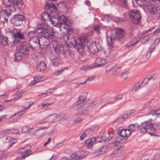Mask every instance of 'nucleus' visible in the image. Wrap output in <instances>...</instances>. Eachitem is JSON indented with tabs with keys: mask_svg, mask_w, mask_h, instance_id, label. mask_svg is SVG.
<instances>
[{
	"mask_svg": "<svg viewBox=\"0 0 160 160\" xmlns=\"http://www.w3.org/2000/svg\"><path fill=\"white\" fill-rule=\"evenodd\" d=\"M33 104H34L33 102H32L31 104H29L28 102H26L23 105V108L25 109H28Z\"/></svg>",
	"mask_w": 160,
	"mask_h": 160,
	"instance_id": "nucleus-59",
	"label": "nucleus"
},
{
	"mask_svg": "<svg viewBox=\"0 0 160 160\" xmlns=\"http://www.w3.org/2000/svg\"><path fill=\"white\" fill-rule=\"evenodd\" d=\"M150 125H151L150 121H145L141 123L140 125H139L140 132L141 133H144L148 131L149 129V128H150Z\"/></svg>",
	"mask_w": 160,
	"mask_h": 160,
	"instance_id": "nucleus-14",
	"label": "nucleus"
},
{
	"mask_svg": "<svg viewBox=\"0 0 160 160\" xmlns=\"http://www.w3.org/2000/svg\"><path fill=\"white\" fill-rule=\"evenodd\" d=\"M63 39L68 44L69 47H76L78 50L80 49L84 48L88 41L85 36L81 37L77 39L72 35H65L63 38Z\"/></svg>",
	"mask_w": 160,
	"mask_h": 160,
	"instance_id": "nucleus-2",
	"label": "nucleus"
},
{
	"mask_svg": "<svg viewBox=\"0 0 160 160\" xmlns=\"http://www.w3.org/2000/svg\"><path fill=\"white\" fill-rule=\"evenodd\" d=\"M129 16L132 22L135 24H138L141 18L140 12L137 9L131 11L129 13Z\"/></svg>",
	"mask_w": 160,
	"mask_h": 160,
	"instance_id": "nucleus-6",
	"label": "nucleus"
},
{
	"mask_svg": "<svg viewBox=\"0 0 160 160\" xmlns=\"http://www.w3.org/2000/svg\"><path fill=\"white\" fill-rule=\"evenodd\" d=\"M42 21L44 23L46 21L49 23V19H50L52 16L49 14V11L44 12L41 15Z\"/></svg>",
	"mask_w": 160,
	"mask_h": 160,
	"instance_id": "nucleus-22",
	"label": "nucleus"
},
{
	"mask_svg": "<svg viewBox=\"0 0 160 160\" xmlns=\"http://www.w3.org/2000/svg\"><path fill=\"white\" fill-rule=\"evenodd\" d=\"M51 116H52V118L53 119V122H55L57 119L60 118V115L56 113H53L52 114H49L47 116V117L48 118Z\"/></svg>",
	"mask_w": 160,
	"mask_h": 160,
	"instance_id": "nucleus-38",
	"label": "nucleus"
},
{
	"mask_svg": "<svg viewBox=\"0 0 160 160\" xmlns=\"http://www.w3.org/2000/svg\"><path fill=\"white\" fill-rule=\"evenodd\" d=\"M7 154L3 151H0V159H2L7 156Z\"/></svg>",
	"mask_w": 160,
	"mask_h": 160,
	"instance_id": "nucleus-57",
	"label": "nucleus"
},
{
	"mask_svg": "<svg viewBox=\"0 0 160 160\" xmlns=\"http://www.w3.org/2000/svg\"><path fill=\"white\" fill-rule=\"evenodd\" d=\"M106 63V61L103 58H97L95 61V64L92 67L88 66V68H91L95 67L102 66Z\"/></svg>",
	"mask_w": 160,
	"mask_h": 160,
	"instance_id": "nucleus-16",
	"label": "nucleus"
},
{
	"mask_svg": "<svg viewBox=\"0 0 160 160\" xmlns=\"http://www.w3.org/2000/svg\"><path fill=\"white\" fill-rule=\"evenodd\" d=\"M29 126H23L22 128V132L25 133L28 131L29 130Z\"/></svg>",
	"mask_w": 160,
	"mask_h": 160,
	"instance_id": "nucleus-52",
	"label": "nucleus"
},
{
	"mask_svg": "<svg viewBox=\"0 0 160 160\" xmlns=\"http://www.w3.org/2000/svg\"><path fill=\"white\" fill-rule=\"evenodd\" d=\"M45 8L46 9L48 10L49 12H50L51 14L53 12H56L57 10L56 5L53 3L50 4L47 3L45 5Z\"/></svg>",
	"mask_w": 160,
	"mask_h": 160,
	"instance_id": "nucleus-19",
	"label": "nucleus"
},
{
	"mask_svg": "<svg viewBox=\"0 0 160 160\" xmlns=\"http://www.w3.org/2000/svg\"><path fill=\"white\" fill-rule=\"evenodd\" d=\"M136 2L139 6H145L147 2V0H136Z\"/></svg>",
	"mask_w": 160,
	"mask_h": 160,
	"instance_id": "nucleus-42",
	"label": "nucleus"
},
{
	"mask_svg": "<svg viewBox=\"0 0 160 160\" xmlns=\"http://www.w3.org/2000/svg\"><path fill=\"white\" fill-rule=\"evenodd\" d=\"M7 38L0 32V43L3 46H6L7 44Z\"/></svg>",
	"mask_w": 160,
	"mask_h": 160,
	"instance_id": "nucleus-29",
	"label": "nucleus"
},
{
	"mask_svg": "<svg viewBox=\"0 0 160 160\" xmlns=\"http://www.w3.org/2000/svg\"><path fill=\"white\" fill-rule=\"evenodd\" d=\"M152 126H153L152 125V123L151 122V125H150V128H149V129L150 130L151 132H150L149 133L152 136L154 135L156 136V135L155 134H153L152 133V132H154L155 131V128H153Z\"/></svg>",
	"mask_w": 160,
	"mask_h": 160,
	"instance_id": "nucleus-55",
	"label": "nucleus"
},
{
	"mask_svg": "<svg viewBox=\"0 0 160 160\" xmlns=\"http://www.w3.org/2000/svg\"><path fill=\"white\" fill-rule=\"evenodd\" d=\"M156 48V46L153 44H152L149 48L148 51L145 55V58L147 59H148L150 57L151 53L154 51Z\"/></svg>",
	"mask_w": 160,
	"mask_h": 160,
	"instance_id": "nucleus-30",
	"label": "nucleus"
},
{
	"mask_svg": "<svg viewBox=\"0 0 160 160\" xmlns=\"http://www.w3.org/2000/svg\"><path fill=\"white\" fill-rule=\"evenodd\" d=\"M28 133L30 135H34L37 134V130L35 129L34 128H32L30 129L29 128V130L28 131Z\"/></svg>",
	"mask_w": 160,
	"mask_h": 160,
	"instance_id": "nucleus-45",
	"label": "nucleus"
},
{
	"mask_svg": "<svg viewBox=\"0 0 160 160\" xmlns=\"http://www.w3.org/2000/svg\"><path fill=\"white\" fill-rule=\"evenodd\" d=\"M95 77L94 76H92L88 78L83 83H82L81 84H83L86 83L88 81L90 82L95 78Z\"/></svg>",
	"mask_w": 160,
	"mask_h": 160,
	"instance_id": "nucleus-53",
	"label": "nucleus"
},
{
	"mask_svg": "<svg viewBox=\"0 0 160 160\" xmlns=\"http://www.w3.org/2000/svg\"><path fill=\"white\" fill-rule=\"evenodd\" d=\"M71 157L72 160H78L80 158H82V156H79L76 153H72L71 155Z\"/></svg>",
	"mask_w": 160,
	"mask_h": 160,
	"instance_id": "nucleus-44",
	"label": "nucleus"
},
{
	"mask_svg": "<svg viewBox=\"0 0 160 160\" xmlns=\"http://www.w3.org/2000/svg\"><path fill=\"white\" fill-rule=\"evenodd\" d=\"M41 81V77L40 76H36L34 77V80L31 82L30 84V86H32L37 83Z\"/></svg>",
	"mask_w": 160,
	"mask_h": 160,
	"instance_id": "nucleus-37",
	"label": "nucleus"
},
{
	"mask_svg": "<svg viewBox=\"0 0 160 160\" xmlns=\"http://www.w3.org/2000/svg\"><path fill=\"white\" fill-rule=\"evenodd\" d=\"M14 6L17 5L19 8L21 7L23 4L22 0H12Z\"/></svg>",
	"mask_w": 160,
	"mask_h": 160,
	"instance_id": "nucleus-39",
	"label": "nucleus"
},
{
	"mask_svg": "<svg viewBox=\"0 0 160 160\" xmlns=\"http://www.w3.org/2000/svg\"><path fill=\"white\" fill-rule=\"evenodd\" d=\"M7 44L8 46L10 47H13L15 45L18 46L19 45V43H17L16 40L15 38L13 37V38H10L7 41Z\"/></svg>",
	"mask_w": 160,
	"mask_h": 160,
	"instance_id": "nucleus-23",
	"label": "nucleus"
},
{
	"mask_svg": "<svg viewBox=\"0 0 160 160\" xmlns=\"http://www.w3.org/2000/svg\"><path fill=\"white\" fill-rule=\"evenodd\" d=\"M117 50L113 46L111 45L107 50L104 51L105 56L107 57L112 58L117 54Z\"/></svg>",
	"mask_w": 160,
	"mask_h": 160,
	"instance_id": "nucleus-11",
	"label": "nucleus"
},
{
	"mask_svg": "<svg viewBox=\"0 0 160 160\" xmlns=\"http://www.w3.org/2000/svg\"><path fill=\"white\" fill-rule=\"evenodd\" d=\"M47 68L46 65L43 62H39L38 65L37 69V70L42 72L45 70Z\"/></svg>",
	"mask_w": 160,
	"mask_h": 160,
	"instance_id": "nucleus-27",
	"label": "nucleus"
},
{
	"mask_svg": "<svg viewBox=\"0 0 160 160\" xmlns=\"http://www.w3.org/2000/svg\"><path fill=\"white\" fill-rule=\"evenodd\" d=\"M112 65H108L106 68L105 71L107 72H109L112 69Z\"/></svg>",
	"mask_w": 160,
	"mask_h": 160,
	"instance_id": "nucleus-64",
	"label": "nucleus"
},
{
	"mask_svg": "<svg viewBox=\"0 0 160 160\" xmlns=\"http://www.w3.org/2000/svg\"><path fill=\"white\" fill-rule=\"evenodd\" d=\"M118 133L122 138L128 137L131 134V132L130 130L122 129L119 128L118 130Z\"/></svg>",
	"mask_w": 160,
	"mask_h": 160,
	"instance_id": "nucleus-18",
	"label": "nucleus"
},
{
	"mask_svg": "<svg viewBox=\"0 0 160 160\" xmlns=\"http://www.w3.org/2000/svg\"><path fill=\"white\" fill-rule=\"evenodd\" d=\"M147 9L150 14L155 15L157 19L160 18V5H147Z\"/></svg>",
	"mask_w": 160,
	"mask_h": 160,
	"instance_id": "nucleus-5",
	"label": "nucleus"
},
{
	"mask_svg": "<svg viewBox=\"0 0 160 160\" xmlns=\"http://www.w3.org/2000/svg\"><path fill=\"white\" fill-rule=\"evenodd\" d=\"M49 23L52 24L54 26H57L59 27L62 24L66 26H69L70 22L68 20L67 18L64 15H62L57 18L52 16L51 19H49Z\"/></svg>",
	"mask_w": 160,
	"mask_h": 160,
	"instance_id": "nucleus-3",
	"label": "nucleus"
},
{
	"mask_svg": "<svg viewBox=\"0 0 160 160\" xmlns=\"http://www.w3.org/2000/svg\"><path fill=\"white\" fill-rule=\"evenodd\" d=\"M84 132L87 137H90L93 134L90 128L86 130Z\"/></svg>",
	"mask_w": 160,
	"mask_h": 160,
	"instance_id": "nucleus-49",
	"label": "nucleus"
},
{
	"mask_svg": "<svg viewBox=\"0 0 160 160\" xmlns=\"http://www.w3.org/2000/svg\"><path fill=\"white\" fill-rule=\"evenodd\" d=\"M149 81L147 77L145 78L142 82H140L141 85L144 84V85H147L148 84V82Z\"/></svg>",
	"mask_w": 160,
	"mask_h": 160,
	"instance_id": "nucleus-61",
	"label": "nucleus"
},
{
	"mask_svg": "<svg viewBox=\"0 0 160 160\" xmlns=\"http://www.w3.org/2000/svg\"><path fill=\"white\" fill-rule=\"evenodd\" d=\"M42 37L40 38V47L42 45L43 48H46L49 44V41L48 38H50L45 37L43 34H42Z\"/></svg>",
	"mask_w": 160,
	"mask_h": 160,
	"instance_id": "nucleus-17",
	"label": "nucleus"
},
{
	"mask_svg": "<svg viewBox=\"0 0 160 160\" xmlns=\"http://www.w3.org/2000/svg\"><path fill=\"white\" fill-rule=\"evenodd\" d=\"M31 152L29 151H27L26 152L24 153L22 155V156L21 157L22 159L24 158L25 157H27L29 155L31 154Z\"/></svg>",
	"mask_w": 160,
	"mask_h": 160,
	"instance_id": "nucleus-54",
	"label": "nucleus"
},
{
	"mask_svg": "<svg viewBox=\"0 0 160 160\" xmlns=\"http://www.w3.org/2000/svg\"><path fill=\"white\" fill-rule=\"evenodd\" d=\"M52 64L54 66H58L60 62V60L57 57L51 59Z\"/></svg>",
	"mask_w": 160,
	"mask_h": 160,
	"instance_id": "nucleus-34",
	"label": "nucleus"
},
{
	"mask_svg": "<svg viewBox=\"0 0 160 160\" xmlns=\"http://www.w3.org/2000/svg\"><path fill=\"white\" fill-rule=\"evenodd\" d=\"M69 49V47L67 44H61L59 47L60 52L63 54H64L67 52L68 51Z\"/></svg>",
	"mask_w": 160,
	"mask_h": 160,
	"instance_id": "nucleus-24",
	"label": "nucleus"
},
{
	"mask_svg": "<svg viewBox=\"0 0 160 160\" xmlns=\"http://www.w3.org/2000/svg\"><path fill=\"white\" fill-rule=\"evenodd\" d=\"M30 47L26 42H23L21 43L18 48V50L24 54L28 53Z\"/></svg>",
	"mask_w": 160,
	"mask_h": 160,
	"instance_id": "nucleus-13",
	"label": "nucleus"
},
{
	"mask_svg": "<svg viewBox=\"0 0 160 160\" xmlns=\"http://www.w3.org/2000/svg\"><path fill=\"white\" fill-rule=\"evenodd\" d=\"M29 46L33 49L40 47V38L34 37L31 38L29 41Z\"/></svg>",
	"mask_w": 160,
	"mask_h": 160,
	"instance_id": "nucleus-12",
	"label": "nucleus"
},
{
	"mask_svg": "<svg viewBox=\"0 0 160 160\" xmlns=\"http://www.w3.org/2000/svg\"><path fill=\"white\" fill-rule=\"evenodd\" d=\"M141 85L140 82L136 83L133 87L132 90V91L133 92H136L137 90L140 88Z\"/></svg>",
	"mask_w": 160,
	"mask_h": 160,
	"instance_id": "nucleus-41",
	"label": "nucleus"
},
{
	"mask_svg": "<svg viewBox=\"0 0 160 160\" xmlns=\"http://www.w3.org/2000/svg\"><path fill=\"white\" fill-rule=\"evenodd\" d=\"M38 33L43 34L45 37H49L50 38L52 39L54 37L55 32L52 28L49 29L48 25L43 23L33 30L29 31L28 35L29 38H32L37 37V36Z\"/></svg>",
	"mask_w": 160,
	"mask_h": 160,
	"instance_id": "nucleus-1",
	"label": "nucleus"
},
{
	"mask_svg": "<svg viewBox=\"0 0 160 160\" xmlns=\"http://www.w3.org/2000/svg\"><path fill=\"white\" fill-rule=\"evenodd\" d=\"M10 133V130H4L0 132V136H4L9 134Z\"/></svg>",
	"mask_w": 160,
	"mask_h": 160,
	"instance_id": "nucleus-40",
	"label": "nucleus"
},
{
	"mask_svg": "<svg viewBox=\"0 0 160 160\" xmlns=\"http://www.w3.org/2000/svg\"><path fill=\"white\" fill-rule=\"evenodd\" d=\"M87 94L85 93L79 97L78 99L73 104L76 109H78L83 106L86 103Z\"/></svg>",
	"mask_w": 160,
	"mask_h": 160,
	"instance_id": "nucleus-10",
	"label": "nucleus"
},
{
	"mask_svg": "<svg viewBox=\"0 0 160 160\" xmlns=\"http://www.w3.org/2000/svg\"><path fill=\"white\" fill-rule=\"evenodd\" d=\"M94 30L97 32L98 34H99L101 28L100 26L98 25H95L93 27Z\"/></svg>",
	"mask_w": 160,
	"mask_h": 160,
	"instance_id": "nucleus-58",
	"label": "nucleus"
},
{
	"mask_svg": "<svg viewBox=\"0 0 160 160\" xmlns=\"http://www.w3.org/2000/svg\"><path fill=\"white\" fill-rule=\"evenodd\" d=\"M153 34H150L149 35L146 36L142 38L141 40V42H145L148 41H153L155 39Z\"/></svg>",
	"mask_w": 160,
	"mask_h": 160,
	"instance_id": "nucleus-26",
	"label": "nucleus"
},
{
	"mask_svg": "<svg viewBox=\"0 0 160 160\" xmlns=\"http://www.w3.org/2000/svg\"><path fill=\"white\" fill-rule=\"evenodd\" d=\"M85 144L87 145L88 148H91L93 144L91 142H89L88 140H86L85 142Z\"/></svg>",
	"mask_w": 160,
	"mask_h": 160,
	"instance_id": "nucleus-60",
	"label": "nucleus"
},
{
	"mask_svg": "<svg viewBox=\"0 0 160 160\" xmlns=\"http://www.w3.org/2000/svg\"><path fill=\"white\" fill-rule=\"evenodd\" d=\"M154 38L155 39L154 40H155L154 42L152 44H153L155 46L156 45L158 44L160 41V39L159 38H156L155 36L154 35Z\"/></svg>",
	"mask_w": 160,
	"mask_h": 160,
	"instance_id": "nucleus-63",
	"label": "nucleus"
},
{
	"mask_svg": "<svg viewBox=\"0 0 160 160\" xmlns=\"http://www.w3.org/2000/svg\"><path fill=\"white\" fill-rule=\"evenodd\" d=\"M138 40H139L138 39L135 38L132 39L128 43H127L126 45V46L128 47H130L132 46L138 42Z\"/></svg>",
	"mask_w": 160,
	"mask_h": 160,
	"instance_id": "nucleus-35",
	"label": "nucleus"
},
{
	"mask_svg": "<svg viewBox=\"0 0 160 160\" xmlns=\"http://www.w3.org/2000/svg\"><path fill=\"white\" fill-rule=\"evenodd\" d=\"M48 128V127H44L37 130V135L38 138H41L44 136V134L46 133V132L44 130Z\"/></svg>",
	"mask_w": 160,
	"mask_h": 160,
	"instance_id": "nucleus-28",
	"label": "nucleus"
},
{
	"mask_svg": "<svg viewBox=\"0 0 160 160\" xmlns=\"http://www.w3.org/2000/svg\"><path fill=\"white\" fill-rule=\"evenodd\" d=\"M119 4L122 7H127L128 6L127 0H118Z\"/></svg>",
	"mask_w": 160,
	"mask_h": 160,
	"instance_id": "nucleus-43",
	"label": "nucleus"
},
{
	"mask_svg": "<svg viewBox=\"0 0 160 160\" xmlns=\"http://www.w3.org/2000/svg\"><path fill=\"white\" fill-rule=\"evenodd\" d=\"M106 151L105 148L104 146L99 148L95 152L97 155H100L104 153Z\"/></svg>",
	"mask_w": 160,
	"mask_h": 160,
	"instance_id": "nucleus-36",
	"label": "nucleus"
},
{
	"mask_svg": "<svg viewBox=\"0 0 160 160\" xmlns=\"http://www.w3.org/2000/svg\"><path fill=\"white\" fill-rule=\"evenodd\" d=\"M31 148V147L28 145H27L24 147L20 148L19 149V152L21 153H23L24 151H22V150L24 149L25 151H28Z\"/></svg>",
	"mask_w": 160,
	"mask_h": 160,
	"instance_id": "nucleus-46",
	"label": "nucleus"
},
{
	"mask_svg": "<svg viewBox=\"0 0 160 160\" xmlns=\"http://www.w3.org/2000/svg\"><path fill=\"white\" fill-rule=\"evenodd\" d=\"M87 48L89 51L93 54L96 53L98 51L97 46L95 43L88 44Z\"/></svg>",
	"mask_w": 160,
	"mask_h": 160,
	"instance_id": "nucleus-20",
	"label": "nucleus"
},
{
	"mask_svg": "<svg viewBox=\"0 0 160 160\" xmlns=\"http://www.w3.org/2000/svg\"><path fill=\"white\" fill-rule=\"evenodd\" d=\"M88 113V111L82 108L80 109L78 112V115L79 116L77 117L75 122L77 123H79L82 121L84 118V115Z\"/></svg>",
	"mask_w": 160,
	"mask_h": 160,
	"instance_id": "nucleus-15",
	"label": "nucleus"
},
{
	"mask_svg": "<svg viewBox=\"0 0 160 160\" xmlns=\"http://www.w3.org/2000/svg\"><path fill=\"white\" fill-rule=\"evenodd\" d=\"M102 138L103 141H106L110 140L112 138V137L110 136L109 133L108 132L105 131L102 134Z\"/></svg>",
	"mask_w": 160,
	"mask_h": 160,
	"instance_id": "nucleus-31",
	"label": "nucleus"
},
{
	"mask_svg": "<svg viewBox=\"0 0 160 160\" xmlns=\"http://www.w3.org/2000/svg\"><path fill=\"white\" fill-rule=\"evenodd\" d=\"M89 142H91L93 144H95L96 143L99 142L97 141V139L94 137H93L90 139H88Z\"/></svg>",
	"mask_w": 160,
	"mask_h": 160,
	"instance_id": "nucleus-56",
	"label": "nucleus"
},
{
	"mask_svg": "<svg viewBox=\"0 0 160 160\" xmlns=\"http://www.w3.org/2000/svg\"><path fill=\"white\" fill-rule=\"evenodd\" d=\"M99 104L96 101L92 102L90 104V106L92 108H96L99 105Z\"/></svg>",
	"mask_w": 160,
	"mask_h": 160,
	"instance_id": "nucleus-47",
	"label": "nucleus"
},
{
	"mask_svg": "<svg viewBox=\"0 0 160 160\" xmlns=\"http://www.w3.org/2000/svg\"><path fill=\"white\" fill-rule=\"evenodd\" d=\"M25 112L26 110H25L18 112L14 113L13 115H12V116H11V117H13L17 115H18L19 117H20Z\"/></svg>",
	"mask_w": 160,
	"mask_h": 160,
	"instance_id": "nucleus-51",
	"label": "nucleus"
},
{
	"mask_svg": "<svg viewBox=\"0 0 160 160\" xmlns=\"http://www.w3.org/2000/svg\"><path fill=\"white\" fill-rule=\"evenodd\" d=\"M25 20L24 16L21 14H16L12 18V23L16 26H19L23 24V22Z\"/></svg>",
	"mask_w": 160,
	"mask_h": 160,
	"instance_id": "nucleus-8",
	"label": "nucleus"
},
{
	"mask_svg": "<svg viewBox=\"0 0 160 160\" xmlns=\"http://www.w3.org/2000/svg\"><path fill=\"white\" fill-rule=\"evenodd\" d=\"M12 34L13 37L15 38L17 43H20V40L24 39L26 32L20 29H16L13 31Z\"/></svg>",
	"mask_w": 160,
	"mask_h": 160,
	"instance_id": "nucleus-9",
	"label": "nucleus"
},
{
	"mask_svg": "<svg viewBox=\"0 0 160 160\" xmlns=\"http://www.w3.org/2000/svg\"><path fill=\"white\" fill-rule=\"evenodd\" d=\"M52 103H43L41 104V105L42 108H47L49 107L50 105H51L52 104Z\"/></svg>",
	"mask_w": 160,
	"mask_h": 160,
	"instance_id": "nucleus-62",
	"label": "nucleus"
},
{
	"mask_svg": "<svg viewBox=\"0 0 160 160\" xmlns=\"http://www.w3.org/2000/svg\"><path fill=\"white\" fill-rule=\"evenodd\" d=\"M3 2L4 4L6 6V9L8 8L9 9L11 10L12 8H14V11H15V7L12 0H3Z\"/></svg>",
	"mask_w": 160,
	"mask_h": 160,
	"instance_id": "nucleus-21",
	"label": "nucleus"
},
{
	"mask_svg": "<svg viewBox=\"0 0 160 160\" xmlns=\"http://www.w3.org/2000/svg\"><path fill=\"white\" fill-rule=\"evenodd\" d=\"M120 68H121L119 66H117L116 67L113 68V74H114L119 72L120 71Z\"/></svg>",
	"mask_w": 160,
	"mask_h": 160,
	"instance_id": "nucleus-50",
	"label": "nucleus"
},
{
	"mask_svg": "<svg viewBox=\"0 0 160 160\" xmlns=\"http://www.w3.org/2000/svg\"><path fill=\"white\" fill-rule=\"evenodd\" d=\"M135 112V110H128L125 113V115L123 117H119L117 118L116 119L117 121H120L121 122H122V120L124 118H127L128 116L132 114V113H133Z\"/></svg>",
	"mask_w": 160,
	"mask_h": 160,
	"instance_id": "nucleus-25",
	"label": "nucleus"
},
{
	"mask_svg": "<svg viewBox=\"0 0 160 160\" xmlns=\"http://www.w3.org/2000/svg\"><path fill=\"white\" fill-rule=\"evenodd\" d=\"M111 35L108 36L107 38L108 42L112 44L114 40L119 41L124 36V31L123 30L120 28L117 32L115 31L110 32Z\"/></svg>",
	"mask_w": 160,
	"mask_h": 160,
	"instance_id": "nucleus-4",
	"label": "nucleus"
},
{
	"mask_svg": "<svg viewBox=\"0 0 160 160\" xmlns=\"http://www.w3.org/2000/svg\"><path fill=\"white\" fill-rule=\"evenodd\" d=\"M139 128V125L138 124L136 123L135 124H132L129 125L128 130H130V131L132 132L136 131L138 130Z\"/></svg>",
	"mask_w": 160,
	"mask_h": 160,
	"instance_id": "nucleus-33",
	"label": "nucleus"
},
{
	"mask_svg": "<svg viewBox=\"0 0 160 160\" xmlns=\"http://www.w3.org/2000/svg\"><path fill=\"white\" fill-rule=\"evenodd\" d=\"M24 55L25 54L19 52L18 50L16 51L15 55V61L16 62H18L21 60L22 59V56Z\"/></svg>",
	"mask_w": 160,
	"mask_h": 160,
	"instance_id": "nucleus-32",
	"label": "nucleus"
},
{
	"mask_svg": "<svg viewBox=\"0 0 160 160\" xmlns=\"http://www.w3.org/2000/svg\"><path fill=\"white\" fill-rule=\"evenodd\" d=\"M14 12V8L11 10L7 8L2 11L0 12V21L3 23H7L8 18L11 16L12 12Z\"/></svg>",
	"mask_w": 160,
	"mask_h": 160,
	"instance_id": "nucleus-7",
	"label": "nucleus"
},
{
	"mask_svg": "<svg viewBox=\"0 0 160 160\" xmlns=\"http://www.w3.org/2000/svg\"><path fill=\"white\" fill-rule=\"evenodd\" d=\"M98 126L96 125H93L92 126L90 129L93 133L97 131L99 129Z\"/></svg>",
	"mask_w": 160,
	"mask_h": 160,
	"instance_id": "nucleus-48",
	"label": "nucleus"
}]
</instances>
